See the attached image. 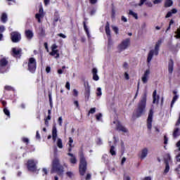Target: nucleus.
Masks as SVG:
<instances>
[{
    "label": "nucleus",
    "instance_id": "58836bf2",
    "mask_svg": "<svg viewBox=\"0 0 180 180\" xmlns=\"http://www.w3.org/2000/svg\"><path fill=\"white\" fill-rule=\"evenodd\" d=\"M97 144L98 146H101V144H103L102 139L101 138L97 139Z\"/></svg>",
    "mask_w": 180,
    "mask_h": 180
},
{
    "label": "nucleus",
    "instance_id": "bb28decb",
    "mask_svg": "<svg viewBox=\"0 0 180 180\" xmlns=\"http://www.w3.org/2000/svg\"><path fill=\"white\" fill-rule=\"evenodd\" d=\"M56 144L58 148H63V140L61 139H58Z\"/></svg>",
    "mask_w": 180,
    "mask_h": 180
},
{
    "label": "nucleus",
    "instance_id": "69168bd1",
    "mask_svg": "<svg viewBox=\"0 0 180 180\" xmlns=\"http://www.w3.org/2000/svg\"><path fill=\"white\" fill-rule=\"evenodd\" d=\"M176 147L179 148V150L180 151V141H179L176 143Z\"/></svg>",
    "mask_w": 180,
    "mask_h": 180
},
{
    "label": "nucleus",
    "instance_id": "ea45409f",
    "mask_svg": "<svg viewBox=\"0 0 180 180\" xmlns=\"http://www.w3.org/2000/svg\"><path fill=\"white\" fill-rule=\"evenodd\" d=\"M97 120H101L102 119V113H98L97 115H96Z\"/></svg>",
    "mask_w": 180,
    "mask_h": 180
},
{
    "label": "nucleus",
    "instance_id": "8fccbe9b",
    "mask_svg": "<svg viewBox=\"0 0 180 180\" xmlns=\"http://www.w3.org/2000/svg\"><path fill=\"white\" fill-rule=\"evenodd\" d=\"M90 3L92 4V5H95L96 2H98V0H89Z\"/></svg>",
    "mask_w": 180,
    "mask_h": 180
},
{
    "label": "nucleus",
    "instance_id": "e2e57ef3",
    "mask_svg": "<svg viewBox=\"0 0 180 180\" xmlns=\"http://www.w3.org/2000/svg\"><path fill=\"white\" fill-rule=\"evenodd\" d=\"M124 77H125L126 79H129V74H127V72H125Z\"/></svg>",
    "mask_w": 180,
    "mask_h": 180
},
{
    "label": "nucleus",
    "instance_id": "bf43d9fd",
    "mask_svg": "<svg viewBox=\"0 0 180 180\" xmlns=\"http://www.w3.org/2000/svg\"><path fill=\"white\" fill-rule=\"evenodd\" d=\"M51 70V68L49 66L46 67V71L48 73L50 72Z\"/></svg>",
    "mask_w": 180,
    "mask_h": 180
},
{
    "label": "nucleus",
    "instance_id": "dca6fc26",
    "mask_svg": "<svg viewBox=\"0 0 180 180\" xmlns=\"http://www.w3.org/2000/svg\"><path fill=\"white\" fill-rule=\"evenodd\" d=\"M33 31L30 30H25V37L27 39V40H32L33 39Z\"/></svg>",
    "mask_w": 180,
    "mask_h": 180
},
{
    "label": "nucleus",
    "instance_id": "603ef678",
    "mask_svg": "<svg viewBox=\"0 0 180 180\" xmlns=\"http://www.w3.org/2000/svg\"><path fill=\"white\" fill-rule=\"evenodd\" d=\"M171 16H172V13L171 12H168L166 15V18H171Z\"/></svg>",
    "mask_w": 180,
    "mask_h": 180
},
{
    "label": "nucleus",
    "instance_id": "2f4dec72",
    "mask_svg": "<svg viewBox=\"0 0 180 180\" xmlns=\"http://www.w3.org/2000/svg\"><path fill=\"white\" fill-rule=\"evenodd\" d=\"M178 98H179V96L176 95L173 97V99H172V101L171 103V108H172V106H174V103H175V102H176V101L178 100Z\"/></svg>",
    "mask_w": 180,
    "mask_h": 180
},
{
    "label": "nucleus",
    "instance_id": "4be33fe9",
    "mask_svg": "<svg viewBox=\"0 0 180 180\" xmlns=\"http://www.w3.org/2000/svg\"><path fill=\"white\" fill-rule=\"evenodd\" d=\"M52 139L54 142L57 140V129L56 127H53L52 130Z\"/></svg>",
    "mask_w": 180,
    "mask_h": 180
},
{
    "label": "nucleus",
    "instance_id": "72a5a7b5",
    "mask_svg": "<svg viewBox=\"0 0 180 180\" xmlns=\"http://www.w3.org/2000/svg\"><path fill=\"white\" fill-rule=\"evenodd\" d=\"M58 123L59 124V126H63V117H58Z\"/></svg>",
    "mask_w": 180,
    "mask_h": 180
},
{
    "label": "nucleus",
    "instance_id": "c756f323",
    "mask_svg": "<svg viewBox=\"0 0 180 180\" xmlns=\"http://www.w3.org/2000/svg\"><path fill=\"white\" fill-rule=\"evenodd\" d=\"M166 8H169V6H172V0H167L165 1Z\"/></svg>",
    "mask_w": 180,
    "mask_h": 180
},
{
    "label": "nucleus",
    "instance_id": "4d7b16f0",
    "mask_svg": "<svg viewBox=\"0 0 180 180\" xmlns=\"http://www.w3.org/2000/svg\"><path fill=\"white\" fill-rule=\"evenodd\" d=\"M96 12V10L93 9V10H91V11L90 15H95Z\"/></svg>",
    "mask_w": 180,
    "mask_h": 180
},
{
    "label": "nucleus",
    "instance_id": "052dcab7",
    "mask_svg": "<svg viewBox=\"0 0 180 180\" xmlns=\"http://www.w3.org/2000/svg\"><path fill=\"white\" fill-rule=\"evenodd\" d=\"M44 4L46 6L49 5V4H50V0H44Z\"/></svg>",
    "mask_w": 180,
    "mask_h": 180
},
{
    "label": "nucleus",
    "instance_id": "3c124183",
    "mask_svg": "<svg viewBox=\"0 0 180 180\" xmlns=\"http://www.w3.org/2000/svg\"><path fill=\"white\" fill-rule=\"evenodd\" d=\"M22 141L24 143H29V139H27V138H22Z\"/></svg>",
    "mask_w": 180,
    "mask_h": 180
},
{
    "label": "nucleus",
    "instance_id": "f8f14e48",
    "mask_svg": "<svg viewBox=\"0 0 180 180\" xmlns=\"http://www.w3.org/2000/svg\"><path fill=\"white\" fill-rule=\"evenodd\" d=\"M153 110H150L149 112L148 117V129L149 130H151V127H153V125L151 123H153Z\"/></svg>",
    "mask_w": 180,
    "mask_h": 180
},
{
    "label": "nucleus",
    "instance_id": "6e6d98bb",
    "mask_svg": "<svg viewBox=\"0 0 180 180\" xmlns=\"http://www.w3.org/2000/svg\"><path fill=\"white\" fill-rule=\"evenodd\" d=\"M146 27H147V24L146 22L142 23V25H141L142 29H146Z\"/></svg>",
    "mask_w": 180,
    "mask_h": 180
},
{
    "label": "nucleus",
    "instance_id": "37998d69",
    "mask_svg": "<svg viewBox=\"0 0 180 180\" xmlns=\"http://www.w3.org/2000/svg\"><path fill=\"white\" fill-rule=\"evenodd\" d=\"M5 32V26L1 25L0 26V33H4Z\"/></svg>",
    "mask_w": 180,
    "mask_h": 180
},
{
    "label": "nucleus",
    "instance_id": "a19ab883",
    "mask_svg": "<svg viewBox=\"0 0 180 180\" xmlns=\"http://www.w3.org/2000/svg\"><path fill=\"white\" fill-rule=\"evenodd\" d=\"M57 49H58V46L56 44L51 46V50H57Z\"/></svg>",
    "mask_w": 180,
    "mask_h": 180
},
{
    "label": "nucleus",
    "instance_id": "09e8293b",
    "mask_svg": "<svg viewBox=\"0 0 180 180\" xmlns=\"http://www.w3.org/2000/svg\"><path fill=\"white\" fill-rule=\"evenodd\" d=\"M91 176H92L91 175V174H87L86 176V179L89 180V179H91Z\"/></svg>",
    "mask_w": 180,
    "mask_h": 180
},
{
    "label": "nucleus",
    "instance_id": "7ed1b4c3",
    "mask_svg": "<svg viewBox=\"0 0 180 180\" xmlns=\"http://www.w3.org/2000/svg\"><path fill=\"white\" fill-rule=\"evenodd\" d=\"M79 172L80 175L84 176L85 175V172H86V160L84 157V154H80V164L79 166Z\"/></svg>",
    "mask_w": 180,
    "mask_h": 180
},
{
    "label": "nucleus",
    "instance_id": "c85d7f7f",
    "mask_svg": "<svg viewBox=\"0 0 180 180\" xmlns=\"http://www.w3.org/2000/svg\"><path fill=\"white\" fill-rule=\"evenodd\" d=\"M110 153L111 155H116V150H115V146H112L110 147Z\"/></svg>",
    "mask_w": 180,
    "mask_h": 180
},
{
    "label": "nucleus",
    "instance_id": "5701e85b",
    "mask_svg": "<svg viewBox=\"0 0 180 180\" xmlns=\"http://www.w3.org/2000/svg\"><path fill=\"white\" fill-rule=\"evenodd\" d=\"M1 19L3 23H6V22H8V14H6V13H3L1 14Z\"/></svg>",
    "mask_w": 180,
    "mask_h": 180
},
{
    "label": "nucleus",
    "instance_id": "4c0bfd02",
    "mask_svg": "<svg viewBox=\"0 0 180 180\" xmlns=\"http://www.w3.org/2000/svg\"><path fill=\"white\" fill-rule=\"evenodd\" d=\"M66 174L68 175V176H69L70 178H72V176H74V174L72 173V172H68L66 173Z\"/></svg>",
    "mask_w": 180,
    "mask_h": 180
},
{
    "label": "nucleus",
    "instance_id": "393cba45",
    "mask_svg": "<svg viewBox=\"0 0 180 180\" xmlns=\"http://www.w3.org/2000/svg\"><path fill=\"white\" fill-rule=\"evenodd\" d=\"M165 162L166 164V167L165 169L164 174H168V172H169V164L168 160L165 159Z\"/></svg>",
    "mask_w": 180,
    "mask_h": 180
},
{
    "label": "nucleus",
    "instance_id": "1a4fd4ad",
    "mask_svg": "<svg viewBox=\"0 0 180 180\" xmlns=\"http://www.w3.org/2000/svg\"><path fill=\"white\" fill-rule=\"evenodd\" d=\"M113 123H116L117 127H116V129L118 130V131H122L123 133H127V131H129L128 129H127L126 127H124L123 125H122V124H120V122H117V121H114Z\"/></svg>",
    "mask_w": 180,
    "mask_h": 180
},
{
    "label": "nucleus",
    "instance_id": "e433bc0d",
    "mask_svg": "<svg viewBox=\"0 0 180 180\" xmlns=\"http://www.w3.org/2000/svg\"><path fill=\"white\" fill-rule=\"evenodd\" d=\"M112 30H114V32L116 33V34H119V28H117V27H115V26H112Z\"/></svg>",
    "mask_w": 180,
    "mask_h": 180
},
{
    "label": "nucleus",
    "instance_id": "6ab92c4d",
    "mask_svg": "<svg viewBox=\"0 0 180 180\" xmlns=\"http://www.w3.org/2000/svg\"><path fill=\"white\" fill-rule=\"evenodd\" d=\"M93 79L94 81H99V76H98V69L93 68L92 70Z\"/></svg>",
    "mask_w": 180,
    "mask_h": 180
},
{
    "label": "nucleus",
    "instance_id": "20e7f679",
    "mask_svg": "<svg viewBox=\"0 0 180 180\" xmlns=\"http://www.w3.org/2000/svg\"><path fill=\"white\" fill-rule=\"evenodd\" d=\"M52 168L53 171H56L58 174H63L64 172V167L60 165V160L55 158L52 163Z\"/></svg>",
    "mask_w": 180,
    "mask_h": 180
},
{
    "label": "nucleus",
    "instance_id": "4468645a",
    "mask_svg": "<svg viewBox=\"0 0 180 180\" xmlns=\"http://www.w3.org/2000/svg\"><path fill=\"white\" fill-rule=\"evenodd\" d=\"M147 155H148V148H145L141 150L139 155V158H141V160H144V158H146Z\"/></svg>",
    "mask_w": 180,
    "mask_h": 180
},
{
    "label": "nucleus",
    "instance_id": "c9c22d12",
    "mask_svg": "<svg viewBox=\"0 0 180 180\" xmlns=\"http://www.w3.org/2000/svg\"><path fill=\"white\" fill-rule=\"evenodd\" d=\"M4 112L5 115H6L7 116H11V112H9L7 108H4Z\"/></svg>",
    "mask_w": 180,
    "mask_h": 180
},
{
    "label": "nucleus",
    "instance_id": "49530a36",
    "mask_svg": "<svg viewBox=\"0 0 180 180\" xmlns=\"http://www.w3.org/2000/svg\"><path fill=\"white\" fill-rule=\"evenodd\" d=\"M123 68H129V63H124L123 64Z\"/></svg>",
    "mask_w": 180,
    "mask_h": 180
},
{
    "label": "nucleus",
    "instance_id": "aec40b11",
    "mask_svg": "<svg viewBox=\"0 0 180 180\" xmlns=\"http://www.w3.org/2000/svg\"><path fill=\"white\" fill-rule=\"evenodd\" d=\"M50 56H55V58H60V53L58 49H52L51 52L50 53Z\"/></svg>",
    "mask_w": 180,
    "mask_h": 180
},
{
    "label": "nucleus",
    "instance_id": "c03bdc74",
    "mask_svg": "<svg viewBox=\"0 0 180 180\" xmlns=\"http://www.w3.org/2000/svg\"><path fill=\"white\" fill-rule=\"evenodd\" d=\"M58 36H59V37H62L63 39H66L67 36H65V34L60 33V34H58Z\"/></svg>",
    "mask_w": 180,
    "mask_h": 180
},
{
    "label": "nucleus",
    "instance_id": "de8ad7c7",
    "mask_svg": "<svg viewBox=\"0 0 180 180\" xmlns=\"http://www.w3.org/2000/svg\"><path fill=\"white\" fill-rule=\"evenodd\" d=\"M144 2H146V0H141L140 3L138 4L139 6H141L142 5H143Z\"/></svg>",
    "mask_w": 180,
    "mask_h": 180
},
{
    "label": "nucleus",
    "instance_id": "b1692460",
    "mask_svg": "<svg viewBox=\"0 0 180 180\" xmlns=\"http://www.w3.org/2000/svg\"><path fill=\"white\" fill-rule=\"evenodd\" d=\"M178 136H180V128H174V130L173 131V136L174 138L178 137Z\"/></svg>",
    "mask_w": 180,
    "mask_h": 180
},
{
    "label": "nucleus",
    "instance_id": "a211bd4d",
    "mask_svg": "<svg viewBox=\"0 0 180 180\" xmlns=\"http://www.w3.org/2000/svg\"><path fill=\"white\" fill-rule=\"evenodd\" d=\"M174 71V60L170 59L168 64V72L169 74H172Z\"/></svg>",
    "mask_w": 180,
    "mask_h": 180
},
{
    "label": "nucleus",
    "instance_id": "9d476101",
    "mask_svg": "<svg viewBox=\"0 0 180 180\" xmlns=\"http://www.w3.org/2000/svg\"><path fill=\"white\" fill-rule=\"evenodd\" d=\"M84 86H85V98H86V101H89V96H91V90H90V86H89V83L88 82H86V83H84Z\"/></svg>",
    "mask_w": 180,
    "mask_h": 180
},
{
    "label": "nucleus",
    "instance_id": "f03ea898",
    "mask_svg": "<svg viewBox=\"0 0 180 180\" xmlns=\"http://www.w3.org/2000/svg\"><path fill=\"white\" fill-rule=\"evenodd\" d=\"M160 46H161V41H158L155 46L154 50H150L148 54L147 63H150L151 60H153V57L155 56H158V53L160 51Z\"/></svg>",
    "mask_w": 180,
    "mask_h": 180
},
{
    "label": "nucleus",
    "instance_id": "ddd939ff",
    "mask_svg": "<svg viewBox=\"0 0 180 180\" xmlns=\"http://www.w3.org/2000/svg\"><path fill=\"white\" fill-rule=\"evenodd\" d=\"M20 54H22V49L20 48L12 49V56H13V57H19Z\"/></svg>",
    "mask_w": 180,
    "mask_h": 180
},
{
    "label": "nucleus",
    "instance_id": "6e6552de",
    "mask_svg": "<svg viewBox=\"0 0 180 180\" xmlns=\"http://www.w3.org/2000/svg\"><path fill=\"white\" fill-rule=\"evenodd\" d=\"M37 164V161L33 160H29L27 161V168L29 171L34 172L36 169H37V167L36 165Z\"/></svg>",
    "mask_w": 180,
    "mask_h": 180
},
{
    "label": "nucleus",
    "instance_id": "423d86ee",
    "mask_svg": "<svg viewBox=\"0 0 180 180\" xmlns=\"http://www.w3.org/2000/svg\"><path fill=\"white\" fill-rule=\"evenodd\" d=\"M37 67L36 59L34 58H31L28 61V70L32 74L35 72Z\"/></svg>",
    "mask_w": 180,
    "mask_h": 180
},
{
    "label": "nucleus",
    "instance_id": "0eeeda50",
    "mask_svg": "<svg viewBox=\"0 0 180 180\" xmlns=\"http://www.w3.org/2000/svg\"><path fill=\"white\" fill-rule=\"evenodd\" d=\"M11 36L13 43H19V41L22 39L20 33H19L18 32H11Z\"/></svg>",
    "mask_w": 180,
    "mask_h": 180
},
{
    "label": "nucleus",
    "instance_id": "a878e982",
    "mask_svg": "<svg viewBox=\"0 0 180 180\" xmlns=\"http://www.w3.org/2000/svg\"><path fill=\"white\" fill-rule=\"evenodd\" d=\"M129 15L133 16V18H134L136 20L139 19V15H137V13L131 10H129Z\"/></svg>",
    "mask_w": 180,
    "mask_h": 180
},
{
    "label": "nucleus",
    "instance_id": "f257e3e1",
    "mask_svg": "<svg viewBox=\"0 0 180 180\" xmlns=\"http://www.w3.org/2000/svg\"><path fill=\"white\" fill-rule=\"evenodd\" d=\"M147 103V97H142L141 100L138 104V108L136 110V117H140L144 112H146V105Z\"/></svg>",
    "mask_w": 180,
    "mask_h": 180
},
{
    "label": "nucleus",
    "instance_id": "2eb2a0df",
    "mask_svg": "<svg viewBox=\"0 0 180 180\" xmlns=\"http://www.w3.org/2000/svg\"><path fill=\"white\" fill-rule=\"evenodd\" d=\"M153 103L158 105V102L160 101V96H157V90H155L153 94Z\"/></svg>",
    "mask_w": 180,
    "mask_h": 180
},
{
    "label": "nucleus",
    "instance_id": "79ce46f5",
    "mask_svg": "<svg viewBox=\"0 0 180 180\" xmlns=\"http://www.w3.org/2000/svg\"><path fill=\"white\" fill-rule=\"evenodd\" d=\"M162 2V0H153V4H155V5L161 4Z\"/></svg>",
    "mask_w": 180,
    "mask_h": 180
},
{
    "label": "nucleus",
    "instance_id": "39448f33",
    "mask_svg": "<svg viewBox=\"0 0 180 180\" xmlns=\"http://www.w3.org/2000/svg\"><path fill=\"white\" fill-rule=\"evenodd\" d=\"M130 46V39L129 38H127L121 41V43L118 45V51L122 53V51H124L127 49H129Z\"/></svg>",
    "mask_w": 180,
    "mask_h": 180
},
{
    "label": "nucleus",
    "instance_id": "680f3d73",
    "mask_svg": "<svg viewBox=\"0 0 180 180\" xmlns=\"http://www.w3.org/2000/svg\"><path fill=\"white\" fill-rule=\"evenodd\" d=\"M74 105H75L77 108H79V104L78 103V101H75V102H74Z\"/></svg>",
    "mask_w": 180,
    "mask_h": 180
},
{
    "label": "nucleus",
    "instance_id": "7c9ffc66",
    "mask_svg": "<svg viewBox=\"0 0 180 180\" xmlns=\"http://www.w3.org/2000/svg\"><path fill=\"white\" fill-rule=\"evenodd\" d=\"M84 29L88 37H91V35L89 34V30H88V27H86V25L85 24V22H84Z\"/></svg>",
    "mask_w": 180,
    "mask_h": 180
},
{
    "label": "nucleus",
    "instance_id": "a18cd8bd",
    "mask_svg": "<svg viewBox=\"0 0 180 180\" xmlns=\"http://www.w3.org/2000/svg\"><path fill=\"white\" fill-rule=\"evenodd\" d=\"M95 112H96V109L95 108H93L90 109L89 113L94 114V113H95Z\"/></svg>",
    "mask_w": 180,
    "mask_h": 180
},
{
    "label": "nucleus",
    "instance_id": "5fc2aeb1",
    "mask_svg": "<svg viewBox=\"0 0 180 180\" xmlns=\"http://www.w3.org/2000/svg\"><path fill=\"white\" fill-rule=\"evenodd\" d=\"M121 20H122V22H127V18H126V17H124V16H122V18H121Z\"/></svg>",
    "mask_w": 180,
    "mask_h": 180
},
{
    "label": "nucleus",
    "instance_id": "13d9d810",
    "mask_svg": "<svg viewBox=\"0 0 180 180\" xmlns=\"http://www.w3.org/2000/svg\"><path fill=\"white\" fill-rule=\"evenodd\" d=\"M5 89H7L8 91H11V89H12V87L11 86H6Z\"/></svg>",
    "mask_w": 180,
    "mask_h": 180
},
{
    "label": "nucleus",
    "instance_id": "f3484780",
    "mask_svg": "<svg viewBox=\"0 0 180 180\" xmlns=\"http://www.w3.org/2000/svg\"><path fill=\"white\" fill-rule=\"evenodd\" d=\"M44 14H43V8L41 7L39 8V13H37L35 15V18H36V19L38 20V22L40 23V22H41L40 18H44Z\"/></svg>",
    "mask_w": 180,
    "mask_h": 180
},
{
    "label": "nucleus",
    "instance_id": "864d4df0",
    "mask_svg": "<svg viewBox=\"0 0 180 180\" xmlns=\"http://www.w3.org/2000/svg\"><path fill=\"white\" fill-rule=\"evenodd\" d=\"M65 88H67V89H68V91H70V82H67L65 84Z\"/></svg>",
    "mask_w": 180,
    "mask_h": 180
},
{
    "label": "nucleus",
    "instance_id": "f704fd0d",
    "mask_svg": "<svg viewBox=\"0 0 180 180\" xmlns=\"http://www.w3.org/2000/svg\"><path fill=\"white\" fill-rule=\"evenodd\" d=\"M71 164H77V158L75 157H73L70 159Z\"/></svg>",
    "mask_w": 180,
    "mask_h": 180
},
{
    "label": "nucleus",
    "instance_id": "338daca9",
    "mask_svg": "<svg viewBox=\"0 0 180 180\" xmlns=\"http://www.w3.org/2000/svg\"><path fill=\"white\" fill-rule=\"evenodd\" d=\"M36 137L37 139H40V134H39V131H37Z\"/></svg>",
    "mask_w": 180,
    "mask_h": 180
},
{
    "label": "nucleus",
    "instance_id": "412c9836",
    "mask_svg": "<svg viewBox=\"0 0 180 180\" xmlns=\"http://www.w3.org/2000/svg\"><path fill=\"white\" fill-rule=\"evenodd\" d=\"M105 33L108 36V40H110V28L109 27V22L106 23L105 25Z\"/></svg>",
    "mask_w": 180,
    "mask_h": 180
},
{
    "label": "nucleus",
    "instance_id": "774afa93",
    "mask_svg": "<svg viewBox=\"0 0 180 180\" xmlns=\"http://www.w3.org/2000/svg\"><path fill=\"white\" fill-rule=\"evenodd\" d=\"M143 180H151V176L145 177Z\"/></svg>",
    "mask_w": 180,
    "mask_h": 180
},
{
    "label": "nucleus",
    "instance_id": "9b49d317",
    "mask_svg": "<svg viewBox=\"0 0 180 180\" xmlns=\"http://www.w3.org/2000/svg\"><path fill=\"white\" fill-rule=\"evenodd\" d=\"M150 69H148L145 71V72L141 78L143 84H147V82H148V78L150 77Z\"/></svg>",
    "mask_w": 180,
    "mask_h": 180
},
{
    "label": "nucleus",
    "instance_id": "cd10ccee",
    "mask_svg": "<svg viewBox=\"0 0 180 180\" xmlns=\"http://www.w3.org/2000/svg\"><path fill=\"white\" fill-rule=\"evenodd\" d=\"M0 64H1V67H5L6 65H8V60L5 58H3L1 60Z\"/></svg>",
    "mask_w": 180,
    "mask_h": 180
},
{
    "label": "nucleus",
    "instance_id": "0e129e2a",
    "mask_svg": "<svg viewBox=\"0 0 180 180\" xmlns=\"http://www.w3.org/2000/svg\"><path fill=\"white\" fill-rule=\"evenodd\" d=\"M124 180H130V176H124Z\"/></svg>",
    "mask_w": 180,
    "mask_h": 180
},
{
    "label": "nucleus",
    "instance_id": "473e14b6",
    "mask_svg": "<svg viewBox=\"0 0 180 180\" xmlns=\"http://www.w3.org/2000/svg\"><path fill=\"white\" fill-rule=\"evenodd\" d=\"M96 95L97 96H101L102 95V89L101 87L97 89Z\"/></svg>",
    "mask_w": 180,
    "mask_h": 180
}]
</instances>
